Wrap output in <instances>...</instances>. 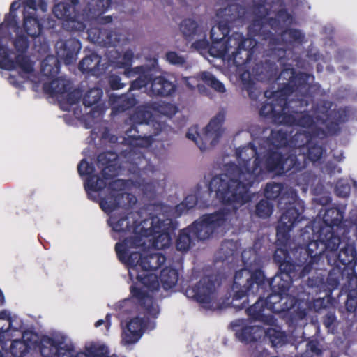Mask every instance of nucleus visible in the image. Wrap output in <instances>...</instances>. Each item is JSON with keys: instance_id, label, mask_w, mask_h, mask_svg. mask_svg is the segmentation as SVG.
I'll list each match as a JSON object with an SVG mask.
<instances>
[{"instance_id": "50", "label": "nucleus", "mask_w": 357, "mask_h": 357, "mask_svg": "<svg viewBox=\"0 0 357 357\" xmlns=\"http://www.w3.org/2000/svg\"><path fill=\"white\" fill-rule=\"evenodd\" d=\"M59 71V64L54 58L45 59L41 63V73L46 77L53 78Z\"/></svg>"}, {"instance_id": "13", "label": "nucleus", "mask_w": 357, "mask_h": 357, "mask_svg": "<svg viewBox=\"0 0 357 357\" xmlns=\"http://www.w3.org/2000/svg\"><path fill=\"white\" fill-rule=\"evenodd\" d=\"M217 286H220L215 275H205L194 286L185 289V296L197 303L204 308H209L215 293Z\"/></svg>"}, {"instance_id": "52", "label": "nucleus", "mask_w": 357, "mask_h": 357, "mask_svg": "<svg viewBox=\"0 0 357 357\" xmlns=\"http://www.w3.org/2000/svg\"><path fill=\"white\" fill-rule=\"evenodd\" d=\"M273 204L266 199H261L255 206V214L256 216L266 219L273 213Z\"/></svg>"}, {"instance_id": "4", "label": "nucleus", "mask_w": 357, "mask_h": 357, "mask_svg": "<svg viewBox=\"0 0 357 357\" xmlns=\"http://www.w3.org/2000/svg\"><path fill=\"white\" fill-rule=\"evenodd\" d=\"M326 229H321L317 225V221L310 222L301 230V237L306 241L305 247H301L296 250L301 257L298 261L301 264L299 275L305 277L312 269L321 270L320 264L324 265V256L328 257L326 252L337 250L341 243L340 237L335 232H328Z\"/></svg>"}, {"instance_id": "32", "label": "nucleus", "mask_w": 357, "mask_h": 357, "mask_svg": "<svg viewBox=\"0 0 357 357\" xmlns=\"http://www.w3.org/2000/svg\"><path fill=\"white\" fill-rule=\"evenodd\" d=\"M102 95V90L100 88L95 87L88 90L83 96L82 102L86 107L93 106L89 113L92 118H100L103 116L104 105L100 103Z\"/></svg>"}, {"instance_id": "54", "label": "nucleus", "mask_w": 357, "mask_h": 357, "mask_svg": "<svg viewBox=\"0 0 357 357\" xmlns=\"http://www.w3.org/2000/svg\"><path fill=\"white\" fill-rule=\"evenodd\" d=\"M202 80L208 86L211 87L218 92L223 93L225 91L224 84L209 72H203L201 75Z\"/></svg>"}, {"instance_id": "42", "label": "nucleus", "mask_w": 357, "mask_h": 357, "mask_svg": "<svg viewBox=\"0 0 357 357\" xmlns=\"http://www.w3.org/2000/svg\"><path fill=\"white\" fill-rule=\"evenodd\" d=\"M337 260L345 268H353L357 264V252L354 244L346 243L337 254Z\"/></svg>"}, {"instance_id": "36", "label": "nucleus", "mask_w": 357, "mask_h": 357, "mask_svg": "<svg viewBox=\"0 0 357 357\" xmlns=\"http://www.w3.org/2000/svg\"><path fill=\"white\" fill-rule=\"evenodd\" d=\"M101 56L95 52L85 56L79 63V69L84 73L98 76L104 72L100 68Z\"/></svg>"}, {"instance_id": "41", "label": "nucleus", "mask_w": 357, "mask_h": 357, "mask_svg": "<svg viewBox=\"0 0 357 357\" xmlns=\"http://www.w3.org/2000/svg\"><path fill=\"white\" fill-rule=\"evenodd\" d=\"M264 338L268 340L273 347H280L287 342V336L280 326L275 325L264 328Z\"/></svg>"}, {"instance_id": "24", "label": "nucleus", "mask_w": 357, "mask_h": 357, "mask_svg": "<svg viewBox=\"0 0 357 357\" xmlns=\"http://www.w3.org/2000/svg\"><path fill=\"white\" fill-rule=\"evenodd\" d=\"M147 325L145 318L135 317L126 324L121 335V343L125 345H130L137 342L142 336Z\"/></svg>"}, {"instance_id": "23", "label": "nucleus", "mask_w": 357, "mask_h": 357, "mask_svg": "<svg viewBox=\"0 0 357 357\" xmlns=\"http://www.w3.org/2000/svg\"><path fill=\"white\" fill-rule=\"evenodd\" d=\"M312 133L310 131L297 132L293 137L292 140L295 146L301 147L307 146V158L312 162H315L320 160L323 156L324 149L322 146L312 141Z\"/></svg>"}, {"instance_id": "18", "label": "nucleus", "mask_w": 357, "mask_h": 357, "mask_svg": "<svg viewBox=\"0 0 357 357\" xmlns=\"http://www.w3.org/2000/svg\"><path fill=\"white\" fill-rule=\"evenodd\" d=\"M53 337L45 336L40 342V351L43 357H86L84 352H76L73 345Z\"/></svg>"}, {"instance_id": "17", "label": "nucleus", "mask_w": 357, "mask_h": 357, "mask_svg": "<svg viewBox=\"0 0 357 357\" xmlns=\"http://www.w3.org/2000/svg\"><path fill=\"white\" fill-rule=\"evenodd\" d=\"M11 50L6 45L0 43V68L14 70L19 68L25 74H31L34 70V62L26 54H17L14 59L10 58Z\"/></svg>"}, {"instance_id": "56", "label": "nucleus", "mask_w": 357, "mask_h": 357, "mask_svg": "<svg viewBox=\"0 0 357 357\" xmlns=\"http://www.w3.org/2000/svg\"><path fill=\"white\" fill-rule=\"evenodd\" d=\"M135 144L134 147L130 150V155L135 154L137 155V159H141L144 158V155L141 152H138L139 148L140 147H148L152 143V135H149V137H141V135H138L135 139ZM131 155L129 157L130 158Z\"/></svg>"}, {"instance_id": "14", "label": "nucleus", "mask_w": 357, "mask_h": 357, "mask_svg": "<svg viewBox=\"0 0 357 357\" xmlns=\"http://www.w3.org/2000/svg\"><path fill=\"white\" fill-rule=\"evenodd\" d=\"M272 93V100L264 102L259 109L261 116L268 118L275 123L282 124V120L285 116L286 110L293 109L295 106L294 98L289 100L281 94Z\"/></svg>"}, {"instance_id": "11", "label": "nucleus", "mask_w": 357, "mask_h": 357, "mask_svg": "<svg viewBox=\"0 0 357 357\" xmlns=\"http://www.w3.org/2000/svg\"><path fill=\"white\" fill-rule=\"evenodd\" d=\"M229 213V209L222 208L213 213L204 215L188 227L197 241L208 239L216 229L225 224Z\"/></svg>"}, {"instance_id": "38", "label": "nucleus", "mask_w": 357, "mask_h": 357, "mask_svg": "<svg viewBox=\"0 0 357 357\" xmlns=\"http://www.w3.org/2000/svg\"><path fill=\"white\" fill-rule=\"evenodd\" d=\"M264 328L261 326H245L237 331L236 335L243 343L257 342L263 337Z\"/></svg>"}, {"instance_id": "16", "label": "nucleus", "mask_w": 357, "mask_h": 357, "mask_svg": "<svg viewBox=\"0 0 357 357\" xmlns=\"http://www.w3.org/2000/svg\"><path fill=\"white\" fill-rule=\"evenodd\" d=\"M151 231L153 234L152 246L157 250L169 248L172 243V234L176 225L171 219L160 220L158 216L151 218Z\"/></svg>"}, {"instance_id": "34", "label": "nucleus", "mask_w": 357, "mask_h": 357, "mask_svg": "<svg viewBox=\"0 0 357 357\" xmlns=\"http://www.w3.org/2000/svg\"><path fill=\"white\" fill-rule=\"evenodd\" d=\"M176 85L163 76L154 77L152 74L150 93L156 96H171L176 91Z\"/></svg>"}, {"instance_id": "60", "label": "nucleus", "mask_w": 357, "mask_h": 357, "mask_svg": "<svg viewBox=\"0 0 357 357\" xmlns=\"http://www.w3.org/2000/svg\"><path fill=\"white\" fill-rule=\"evenodd\" d=\"M325 284V275L319 273L317 276L309 277L306 284L310 288H316V291H321Z\"/></svg>"}, {"instance_id": "44", "label": "nucleus", "mask_w": 357, "mask_h": 357, "mask_svg": "<svg viewBox=\"0 0 357 357\" xmlns=\"http://www.w3.org/2000/svg\"><path fill=\"white\" fill-rule=\"evenodd\" d=\"M178 271L174 268L165 267L162 269L160 275V282L165 290L174 287L178 280Z\"/></svg>"}, {"instance_id": "20", "label": "nucleus", "mask_w": 357, "mask_h": 357, "mask_svg": "<svg viewBox=\"0 0 357 357\" xmlns=\"http://www.w3.org/2000/svg\"><path fill=\"white\" fill-rule=\"evenodd\" d=\"M216 15L220 20L218 25L211 28L212 35L220 30H223L225 33L230 32V29L234 23L243 17L245 8L238 3H233L224 8L219 9Z\"/></svg>"}, {"instance_id": "10", "label": "nucleus", "mask_w": 357, "mask_h": 357, "mask_svg": "<svg viewBox=\"0 0 357 357\" xmlns=\"http://www.w3.org/2000/svg\"><path fill=\"white\" fill-rule=\"evenodd\" d=\"M23 13V29L26 34L33 39V48L40 54L49 51V44L46 38L41 36L43 24L36 15V0H24Z\"/></svg>"}, {"instance_id": "6", "label": "nucleus", "mask_w": 357, "mask_h": 357, "mask_svg": "<svg viewBox=\"0 0 357 357\" xmlns=\"http://www.w3.org/2000/svg\"><path fill=\"white\" fill-rule=\"evenodd\" d=\"M229 34V32L225 33L223 30H220L212 35V29H211L210 54L215 57H224L230 54L236 66L246 65L253 57L257 41L253 38H245L239 32H234L231 36Z\"/></svg>"}, {"instance_id": "62", "label": "nucleus", "mask_w": 357, "mask_h": 357, "mask_svg": "<svg viewBox=\"0 0 357 357\" xmlns=\"http://www.w3.org/2000/svg\"><path fill=\"white\" fill-rule=\"evenodd\" d=\"M133 56L134 54L131 50L126 51L121 58V60L115 62L116 67L128 70L132 66Z\"/></svg>"}, {"instance_id": "25", "label": "nucleus", "mask_w": 357, "mask_h": 357, "mask_svg": "<svg viewBox=\"0 0 357 357\" xmlns=\"http://www.w3.org/2000/svg\"><path fill=\"white\" fill-rule=\"evenodd\" d=\"M266 199L276 200L279 204L290 203L292 201H296L298 195L295 190L289 188L284 190V185L280 183H268L266 184L264 192Z\"/></svg>"}, {"instance_id": "46", "label": "nucleus", "mask_w": 357, "mask_h": 357, "mask_svg": "<svg viewBox=\"0 0 357 357\" xmlns=\"http://www.w3.org/2000/svg\"><path fill=\"white\" fill-rule=\"evenodd\" d=\"M195 240L190 229L189 227H187L180 231L176 240V248L181 252H187L190 250L192 243Z\"/></svg>"}, {"instance_id": "59", "label": "nucleus", "mask_w": 357, "mask_h": 357, "mask_svg": "<svg viewBox=\"0 0 357 357\" xmlns=\"http://www.w3.org/2000/svg\"><path fill=\"white\" fill-rule=\"evenodd\" d=\"M198 202V198L196 195H187L184 200L176 206V211H180L181 213H183L185 210L188 211V210L194 208Z\"/></svg>"}, {"instance_id": "40", "label": "nucleus", "mask_w": 357, "mask_h": 357, "mask_svg": "<svg viewBox=\"0 0 357 357\" xmlns=\"http://www.w3.org/2000/svg\"><path fill=\"white\" fill-rule=\"evenodd\" d=\"M134 72L138 75V77L131 82L130 91L141 89L151 84L153 70L150 67L148 66H137L135 68Z\"/></svg>"}, {"instance_id": "63", "label": "nucleus", "mask_w": 357, "mask_h": 357, "mask_svg": "<svg viewBox=\"0 0 357 357\" xmlns=\"http://www.w3.org/2000/svg\"><path fill=\"white\" fill-rule=\"evenodd\" d=\"M165 57L167 61L169 63L173 65L183 66L186 62L183 56L179 55L177 52L174 51H169L167 52L165 54Z\"/></svg>"}, {"instance_id": "19", "label": "nucleus", "mask_w": 357, "mask_h": 357, "mask_svg": "<svg viewBox=\"0 0 357 357\" xmlns=\"http://www.w3.org/2000/svg\"><path fill=\"white\" fill-rule=\"evenodd\" d=\"M289 253L287 250L277 248L273 254V261L278 266V271L275 276L282 279L296 280L302 277L299 275L301 265L290 261Z\"/></svg>"}, {"instance_id": "33", "label": "nucleus", "mask_w": 357, "mask_h": 357, "mask_svg": "<svg viewBox=\"0 0 357 357\" xmlns=\"http://www.w3.org/2000/svg\"><path fill=\"white\" fill-rule=\"evenodd\" d=\"M293 114L286 112L282 120V124L286 126H296L304 128H311L315 125V121L312 115L307 112L292 111Z\"/></svg>"}, {"instance_id": "53", "label": "nucleus", "mask_w": 357, "mask_h": 357, "mask_svg": "<svg viewBox=\"0 0 357 357\" xmlns=\"http://www.w3.org/2000/svg\"><path fill=\"white\" fill-rule=\"evenodd\" d=\"M323 350L319 341L317 339L310 340L306 344L305 351L301 357H321Z\"/></svg>"}, {"instance_id": "7", "label": "nucleus", "mask_w": 357, "mask_h": 357, "mask_svg": "<svg viewBox=\"0 0 357 357\" xmlns=\"http://www.w3.org/2000/svg\"><path fill=\"white\" fill-rule=\"evenodd\" d=\"M286 59L283 60V69L279 73L278 68L277 77L275 81L286 80L287 82L280 83L282 87L275 91V95L281 94L284 97H289L293 94L294 98L295 106L296 107H305L308 106L311 99L310 94V84L308 83L310 75L307 73L300 72L296 73L294 68L287 67L284 62Z\"/></svg>"}, {"instance_id": "47", "label": "nucleus", "mask_w": 357, "mask_h": 357, "mask_svg": "<svg viewBox=\"0 0 357 357\" xmlns=\"http://www.w3.org/2000/svg\"><path fill=\"white\" fill-rule=\"evenodd\" d=\"M112 4V0H89L86 9L91 17L105 13Z\"/></svg>"}, {"instance_id": "30", "label": "nucleus", "mask_w": 357, "mask_h": 357, "mask_svg": "<svg viewBox=\"0 0 357 357\" xmlns=\"http://www.w3.org/2000/svg\"><path fill=\"white\" fill-rule=\"evenodd\" d=\"M37 336L32 332H24L22 339L13 340L9 348L13 357H24L33 347L37 345Z\"/></svg>"}, {"instance_id": "55", "label": "nucleus", "mask_w": 357, "mask_h": 357, "mask_svg": "<svg viewBox=\"0 0 357 357\" xmlns=\"http://www.w3.org/2000/svg\"><path fill=\"white\" fill-rule=\"evenodd\" d=\"M86 357H117L115 355L109 356V349L105 345L97 346L92 344L86 347V351L84 352Z\"/></svg>"}, {"instance_id": "39", "label": "nucleus", "mask_w": 357, "mask_h": 357, "mask_svg": "<svg viewBox=\"0 0 357 357\" xmlns=\"http://www.w3.org/2000/svg\"><path fill=\"white\" fill-rule=\"evenodd\" d=\"M44 91L51 96L64 97L66 93L72 89V82L63 78L53 79L43 85Z\"/></svg>"}, {"instance_id": "12", "label": "nucleus", "mask_w": 357, "mask_h": 357, "mask_svg": "<svg viewBox=\"0 0 357 357\" xmlns=\"http://www.w3.org/2000/svg\"><path fill=\"white\" fill-rule=\"evenodd\" d=\"M289 200V206L282 212L276 227L278 239L284 241L289 239L292 229L305 219L303 215L305 210L303 203H295L296 201Z\"/></svg>"}, {"instance_id": "45", "label": "nucleus", "mask_w": 357, "mask_h": 357, "mask_svg": "<svg viewBox=\"0 0 357 357\" xmlns=\"http://www.w3.org/2000/svg\"><path fill=\"white\" fill-rule=\"evenodd\" d=\"M151 105V102H148L139 107L136 111L135 114V119L140 125L146 124L148 126L152 124L155 126V123H156L155 116L157 115V114L149 107Z\"/></svg>"}, {"instance_id": "8", "label": "nucleus", "mask_w": 357, "mask_h": 357, "mask_svg": "<svg viewBox=\"0 0 357 357\" xmlns=\"http://www.w3.org/2000/svg\"><path fill=\"white\" fill-rule=\"evenodd\" d=\"M268 53L269 48L266 53L267 56L270 58L269 59H266L264 61L256 63L252 68L251 73L247 71L241 75L242 90L247 92L248 97L252 100H257L262 92L256 86V84L251 76L261 82H275L277 77V62L278 61L271 57Z\"/></svg>"}, {"instance_id": "15", "label": "nucleus", "mask_w": 357, "mask_h": 357, "mask_svg": "<svg viewBox=\"0 0 357 357\" xmlns=\"http://www.w3.org/2000/svg\"><path fill=\"white\" fill-rule=\"evenodd\" d=\"M52 12L56 18L62 21V27L67 31L82 32L86 28V24L79 20L76 8L69 2L61 1L55 4Z\"/></svg>"}, {"instance_id": "26", "label": "nucleus", "mask_w": 357, "mask_h": 357, "mask_svg": "<svg viewBox=\"0 0 357 357\" xmlns=\"http://www.w3.org/2000/svg\"><path fill=\"white\" fill-rule=\"evenodd\" d=\"M97 166L101 169L100 175L103 179L111 181L119 174L118 155L112 151L100 153L97 158Z\"/></svg>"}, {"instance_id": "27", "label": "nucleus", "mask_w": 357, "mask_h": 357, "mask_svg": "<svg viewBox=\"0 0 357 357\" xmlns=\"http://www.w3.org/2000/svg\"><path fill=\"white\" fill-rule=\"evenodd\" d=\"M57 56L66 65L72 64L76 61L82 45L78 39L70 38L66 40L57 42L56 45Z\"/></svg>"}, {"instance_id": "5", "label": "nucleus", "mask_w": 357, "mask_h": 357, "mask_svg": "<svg viewBox=\"0 0 357 357\" xmlns=\"http://www.w3.org/2000/svg\"><path fill=\"white\" fill-rule=\"evenodd\" d=\"M260 21L261 24L259 26L257 34L261 36L262 40H268V55L283 64V60L285 59L287 54V49L282 45H301L303 43L305 35L299 29L289 28L283 30L280 36H277L271 30L266 29V25H268L277 32L282 30L285 25L292 23L293 16L285 8H280L275 12V17L263 18ZM257 22V25H259V20Z\"/></svg>"}, {"instance_id": "29", "label": "nucleus", "mask_w": 357, "mask_h": 357, "mask_svg": "<svg viewBox=\"0 0 357 357\" xmlns=\"http://www.w3.org/2000/svg\"><path fill=\"white\" fill-rule=\"evenodd\" d=\"M91 40L103 47H116L120 42V35L112 29L100 27L88 31Z\"/></svg>"}, {"instance_id": "51", "label": "nucleus", "mask_w": 357, "mask_h": 357, "mask_svg": "<svg viewBox=\"0 0 357 357\" xmlns=\"http://www.w3.org/2000/svg\"><path fill=\"white\" fill-rule=\"evenodd\" d=\"M149 107L155 111L157 115H163L169 117L174 115L177 112V107L171 103L151 102V105Z\"/></svg>"}, {"instance_id": "35", "label": "nucleus", "mask_w": 357, "mask_h": 357, "mask_svg": "<svg viewBox=\"0 0 357 357\" xmlns=\"http://www.w3.org/2000/svg\"><path fill=\"white\" fill-rule=\"evenodd\" d=\"M257 143L261 148L278 150L288 145V135L282 130H272L268 137L260 139Z\"/></svg>"}, {"instance_id": "21", "label": "nucleus", "mask_w": 357, "mask_h": 357, "mask_svg": "<svg viewBox=\"0 0 357 357\" xmlns=\"http://www.w3.org/2000/svg\"><path fill=\"white\" fill-rule=\"evenodd\" d=\"M77 172L82 176H88L84 182V188L87 193L88 198L91 200H95V198L92 197L91 192H100L105 189L107 187L106 181L103 179L102 176L94 174V165L85 159L82 160L79 163Z\"/></svg>"}, {"instance_id": "28", "label": "nucleus", "mask_w": 357, "mask_h": 357, "mask_svg": "<svg viewBox=\"0 0 357 357\" xmlns=\"http://www.w3.org/2000/svg\"><path fill=\"white\" fill-rule=\"evenodd\" d=\"M264 155L261 157V176L259 181L263 178L266 173H277L280 174V169L282 168L283 153L278 150L264 148Z\"/></svg>"}, {"instance_id": "43", "label": "nucleus", "mask_w": 357, "mask_h": 357, "mask_svg": "<svg viewBox=\"0 0 357 357\" xmlns=\"http://www.w3.org/2000/svg\"><path fill=\"white\" fill-rule=\"evenodd\" d=\"M282 168L280 169V174H296L305 168V162H301L295 154H289L282 156Z\"/></svg>"}, {"instance_id": "49", "label": "nucleus", "mask_w": 357, "mask_h": 357, "mask_svg": "<svg viewBox=\"0 0 357 357\" xmlns=\"http://www.w3.org/2000/svg\"><path fill=\"white\" fill-rule=\"evenodd\" d=\"M114 101L117 103L116 110L122 112L131 109L137 104V99L134 95L124 93L121 96H112Z\"/></svg>"}, {"instance_id": "64", "label": "nucleus", "mask_w": 357, "mask_h": 357, "mask_svg": "<svg viewBox=\"0 0 357 357\" xmlns=\"http://www.w3.org/2000/svg\"><path fill=\"white\" fill-rule=\"evenodd\" d=\"M351 188L348 183L339 181L335 186V193L337 197L346 198L349 196Z\"/></svg>"}, {"instance_id": "22", "label": "nucleus", "mask_w": 357, "mask_h": 357, "mask_svg": "<svg viewBox=\"0 0 357 357\" xmlns=\"http://www.w3.org/2000/svg\"><path fill=\"white\" fill-rule=\"evenodd\" d=\"M135 202L136 198L131 193L109 192L106 197L100 199L99 205L105 213L110 214L121 206L130 207Z\"/></svg>"}, {"instance_id": "37", "label": "nucleus", "mask_w": 357, "mask_h": 357, "mask_svg": "<svg viewBox=\"0 0 357 357\" xmlns=\"http://www.w3.org/2000/svg\"><path fill=\"white\" fill-rule=\"evenodd\" d=\"M343 218V212L340 208L335 207L330 208L325 211L323 215L322 222L325 225V227L321 225L320 222H317V225H319L321 229H326L325 233L326 231L328 232H334L333 227L339 226L342 223Z\"/></svg>"}, {"instance_id": "58", "label": "nucleus", "mask_w": 357, "mask_h": 357, "mask_svg": "<svg viewBox=\"0 0 357 357\" xmlns=\"http://www.w3.org/2000/svg\"><path fill=\"white\" fill-rule=\"evenodd\" d=\"M82 96V91L79 89H75L72 91L70 89L68 91L67 93H66L63 97L66 99V103L68 105V106L66 107L63 106V109L68 110L69 107L78 103L81 100Z\"/></svg>"}, {"instance_id": "3", "label": "nucleus", "mask_w": 357, "mask_h": 357, "mask_svg": "<svg viewBox=\"0 0 357 357\" xmlns=\"http://www.w3.org/2000/svg\"><path fill=\"white\" fill-rule=\"evenodd\" d=\"M115 251L119 260L127 267L129 278L133 282L130 287L132 298L147 314L156 317L159 314L158 307L143 288L151 291L159 289L158 277L151 271L158 270L165 264V256L159 252L143 256L139 252H130L126 240L116 243Z\"/></svg>"}, {"instance_id": "9", "label": "nucleus", "mask_w": 357, "mask_h": 357, "mask_svg": "<svg viewBox=\"0 0 357 357\" xmlns=\"http://www.w3.org/2000/svg\"><path fill=\"white\" fill-rule=\"evenodd\" d=\"M224 120V114L219 112L204 128L202 135L199 133L198 126L196 125L188 129L186 137L193 141L202 151L213 148L222 137Z\"/></svg>"}, {"instance_id": "48", "label": "nucleus", "mask_w": 357, "mask_h": 357, "mask_svg": "<svg viewBox=\"0 0 357 357\" xmlns=\"http://www.w3.org/2000/svg\"><path fill=\"white\" fill-rule=\"evenodd\" d=\"M180 30L185 39L190 42L197 33L198 24L190 18L185 19L180 24Z\"/></svg>"}, {"instance_id": "1", "label": "nucleus", "mask_w": 357, "mask_h": 357, "mask_svg": "<svg viewBox=\"0 0 357 357\" xmlns=\"http://www.w3.org/2000/svg\"><path fill=\"white\" fill-rule=\"evenodd\" d=\"M241 257L245 267L235 273L231 305L237 311L241 310L247 307L248 296L258 295L255 303L246 308V313L253 321L273 326L275 319L272 314H265L264 310L266 308L280 314L296 305V298L289 294L294 280L279 276L268 279L261 268V258L254 249L245 250Z\"/></svg>"}, {"instance_id": "61", "label": "nucleus", "mask_w": 357, "mask_h": 357, "mask_svg": "<svg viewBox=\"0 0 357 357\" xmlns=\"http://www.w3.org/2000/svg\"><path fill=\"white\" fill-rule=\"evenodd\" d=\"M107 184L109 192L119 193L125 192L124 190L127 183L126 180L117 178L111 181H108L107 185Z\"/></svg>"}, {"instance_id": "2", "label": "nucleus", "mask_w": 357, "mask_h": 357, "mask_svg": "<svg viewBox=\"0 0 357 357\" xmlns=\"http://www.w3.org/2000/svg\"><path fill=\"white\" fill-rule=\"evenodd\" d=\"M261 154L254 144L238 148L236 155L238 165L229 163L227 173L214 176L208 190L215 192L216 198L225 206H242L250 201L249 189L261 176Z\"/></svg>"}, {"instance_id": "57", "label": "nucleus", "mask_w": 357, "mask_h": 357, "mask_svg": "<svg viewBox=\"0 0 357 357\" xmlns=\"http://www.w3.org/2000/svg\"><path fill=\"white\" fill-rule=\"evenodd\" d=\"M15 50L19 54H26L29 47V40L24 35H17L13 41Z\"/></svg>"}, {"instance_id": "31", "label": "nucleus", "mask_w": 357, "mask_h": 357, "mask_svg": "<svg viewBox=\"0 0 357 357\" xmlns=\"http://www.w3.org/2000/svg\"><path fill=\"white\" fill-rule=\"evenodd\" d=\"M107 222L112 230L117 233L135 232L138 227L137 220L132 213L121 216L116 213L111 214Z\"/></svg>"}]
</instances>
